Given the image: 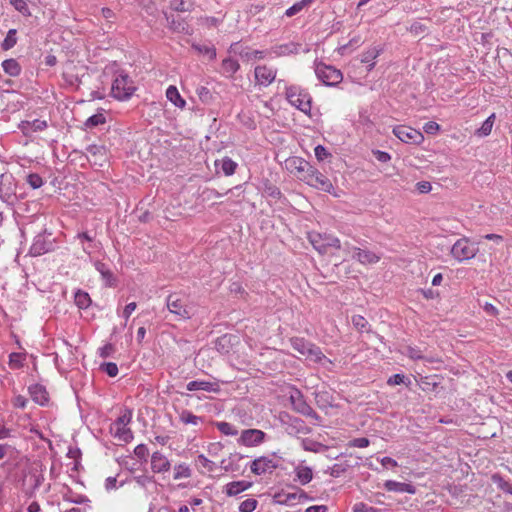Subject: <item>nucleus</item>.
Listing matches in <instances>:
<instances>
[{
    "label": "nucleus",
    "mask_w": 512,
    "mask_h": 512,
    "mask_svg": "<svg viewBox=\"0 0 512 512\" xmlns=\"http://www.w3.org/2000/svg\"><path fill=\"white\" fill-rule=\"evenodd\" d=\"M285 96L292 106L307 115L310 114L312 97L305 89L298 85L285 86Z\"/></svg>",
    "instance_id": "nucleus-1"
},
{
    "label": "nucleus",
    "mask_w": 512,
    "mask_h": 512,
    "mask_svg": "<svg viewBox=\"0 0 512 512\" xmlns=\"http://www.w3.org/2000/svg\"><path fill=\"white\" fill-rule=\"evenodd\" d=\"M135 89L134 82L129 75L124 71H120L113 80L111 94L115 99L124 101L133 95Z\"/></svg>",
    "instance_id": "nucleus-2"
},
{
    "label": "nucleus",
    "mask_w": 512,
    "mask_h": 512,
    "mask_svg": "<svg viewBox=\"0 0 512 512\" xmlns=\"http://www.w3.org/2000/svg\"><path fill=\"white\" fill-rule=\"evenodd\" d=\"M307 238L311 245L313 246V248L320 254L328 253L330 248H341L340 240L331 234L311 231L308 232Z\"/></svg>",
    "instance_id": "nucleus-3"
},
{
    "label": "nucleus",
    "mask_w": 512,
    "mask_h": 512,
    "mask_svg": "<svg viewBox=\"0 0 512 512\" xmlns=\"http://www.w3.org/2000/svg\"><path fill=\"white\" fill-rule=\"evenodd\" d=\"M131 419L132 412L129 409H125L123 413L111 424L110 431L116 439L125 443H128L133 439V433L128 427Z\"/></svg>",
    "instance_id": "nucleus-4"
},
{
    "label": "nucleus",
    "mask_w": 512,
    "mask_h": 512,
    "mask_svg": "<svg viewBox=\"0 0 512 512\" xmlns=\"http://www.w3.org/2000/svg\"><path fill=\"white\" fill-rule=\"evenodd\" d=\"M166 306L168 310L179 319H190L192 316L191 307L188 305L187 298L181 294L173 293L167 297Z\"/></svg>",
    "instance_id": "nucleus-5"
},
{
    "label": "nucleus",
    "mask_w": 512,
    "mask_h": 512,
    "mask_svg": "<svg viewBox=\"0 0 512 512\" xmlns=\"http://www.w3.org/2000/svg\"><path fill=\"white\" fill-rule=\"evenodd\" d=\"M450 252L455 260L463 262L474 258L478 248L467 237H462L452 245Z\"/></svg>",
    "instance_id": "nucleus-6"
},
{
    "label": "nucleus",
    "mask_w": 512,
    "mask_h": 512,
    "mask_svg": "<svg viewBox=\"0 0 512 512\" xmlns=\"http://www.w3.org/2000/svg\"><path fill=\"white\" fill-rule=\"evenodd\" d=\"M301 181H304L309 186L324 192L332 193L334 190L333 184L329 178L312 165L307 174L301 177Z\"/></svg>",
    "instance_id": "nucleus-7"
},
{
    "label": "nucleus",
    "mask_w": 512,
    "mask_h": 512,
    "mask_svg": "<svg viewBox=\"0 0 512 512\" xmlns=\"http://www.w3.org/2000/svg\"><path fill=\"white\" fill-rule=\"evenodd\" d=\"M315 74L317 78L326 86H335L339 84L343 79V75L340 70L323 63L316 64Z\"/></svg>",
    "instance_id": "nucleus-8"
},
{
    "label": "nucleus",
    "mask_w": 512,
    "mask_h": 512,
    "mask_svg": "<svg viewBox=\"0 0 512 512\" xmlns=\"http://www.w3.org/2000/svg\"><path fill=\"white\" fill-rule=\"evenodd\" d=\"M279 466V460L275 457L261 456L253 460L250 464L251 472L255 475L271 473Z\"/></svg>",
    "instance_id": "nucleus-9"
},
{
    "label": "nucleus",
    "mask_w": 512,
    "mask_h": 512,
    "mask_svg": "<svg viewBox=\"0 0 512 512\" xmlns=\"http://www.w3.org/2000/svg\"><path fill=\"white\" fill-rule=\"evenodd\" d=\"M393 133L398 139L405 143L418 144L423 140L422 133L410 126H396L393 129Z\"/></svg>",
    "instance_id": "nucleus-10"
},
{
    "label": "nucleus",
    "mask_w": 512,
    "mask_h": 512,
    "mask_svg": "<svg viewBox=\"0 0 512 512\" xmlns=\"http://www.w3.org/2000/svg\"><path fill=\"white\" fill-rule=\"evenodd\" d=\"M345 249L352 252V258L363 265L376 264L381 259V255L370 250L349 245H346Z\"/></svg>",
    "instance_id": "nucleus-11"
},
{
    "label": "nucleus",
    "mask_w": 512,
    "mask_h": 512,
    "mask_svg": "<svg viewBox=\"0 0 512 512\" xmlns=\"http://www.w3.org/2000/svg\"><path fill=\"white\" fill-rule=\"evenodd\" d=\"M266 433L259 429H245L238 439L240 445L255 447L264 442Z\"/></svg>",
    "instance_id": "nucleus-12"
},
{
    "label": "nucleus",
    "mask_w": 512,
    "mask_h": 512,
    "mask_svg": "<svg viewBox=\"0 0 512 512\" xmlns=\"http://www.w3.org/2000/svg\"><path fill=\"white\" fill-rule=\"evenodd\" d=\"M286 169L294 173L298 179L301 180L303 175H306L311 165L301 157H289L285 160Z\"/></svg>",
    "instance_id": "nucleus-13"
},
{
    "label": "nucleus",
    "mask_w": 512,
    "mask_h": 512,
    "mask_svg": "<svg viewBox=\"0 0 512 512\" xmlns=\"http://www.w3.org/2000/svg\"><path fill=\"white\" fill-rule=\"evenodd\" d=\"M254 74L259 85L268 86L275 80L277 70L266 65H259L255 67Z\"/></svg>",
    "instance_id": "nucleus-14"
},
{
    "label": "nucleus",
    "mask_w": 512,
    "mask_h": 512,
    "mask_svg": "<svg viewBox=\"0 0 512 512\" xmlns=\"http://www.w3.org/2000/svg\"><path fill=\"white\" fill-rule=\"evenodd\" d=\"M229 52L235 53L241 56L244 60L263 59L266 56V51L262 50H250L248 48H242L238 43L231 44Z\"/></svg>",
    "instance_id": "nucleus-15"
},
{
    "label": "nucleus",
    "mask_w": 512,
    "mask_h": 512,
    "mask_svg": "<svg viewBox=\"0 0 512 512\" xmlns=\"http://www.w3.org/2000/svg\"><path fill=\"white\" fill-rule=\"evenodd\" d=\"M294 409L306 416L317 417L316 412L305 402L300 391H296L290 396Z\"/></svg>",
    "instance_id": "nucleus-16"
},
{
    "label": "nucleus",
    "mask_w": 512,
    "mask_h": 512,
    "mask_svg": "<svg viewBox=\"0 0 512 512\" xmlns=\"http://www.w3.org/2000/svg\"><path fill=\"white\" fill-rule=\"evenodd\" d=\"M171 468L170 461L160 452H154L151 456V469L154 473H165Z\"/></svg>",
    "instance_id": "nucleus-17"
},
{
    "label": "nucleus",
    "mask_w": 512,
    "mask_h": 512,
    "mask_svg": "<svg viewBox=\"0 0 512 512\" xmlns=\"http://www.w3.org/2000/svg\"><path fill=\"white\" fill-rule=\"evenodd\" d=\"M381 46H372L361 54V62L367 65V71L375 67V59L382 53Z\"/></svg>",
    "instance_id": "nucleus-18"
},
{
    "label": "nucleus",
    "mask_w": 512,
    "mask_h": 512,
    "mask_svg": "<svg viewBox=\"0 0 512 512\" xmlns=\"http://www.w3.org/2000/svg\"><path fill=\"white\" fill-rule=\"evenodd\" d=\"M384 488L387 491L397 492V493H408L415 494L416 488L409 483L397 482L394 480H387L384 483Z\"/></svg>",
    "instance_id": "nucleus-19"
},
{
    "label": "nucleus",
    "mask_w": 512,
    "mask_h": 512,
    "mask_svg": "<svg viewBox=\"0 0 512 512\" xmlns=\"http://www.w3.org/2000/svg\"><path fill=\"white\" fill-rule=\"evenodd\" d=\"M252 486V483L249 481H232L225 485L224 492L227 496L232 497L240 494L243 491L248 490Z\"/></svg>",
    "instance_id": "nucleus-20"
},
{
    "label": "nucleus",
    "mask_w": 512,
    "mask_h": 512,
    "mask_svg": "<svg viewBox=\"0 0 512 512\" xmlns=\"http://www.w3.org/2000/svg\"><path fill=\"white\" fill-rule=\"evenodd\" d=\"M12 177L2 174L0 176V198L4 202H10L14 196V190L11 188Z\"/></svg>",
    "instance_id": "nucleus-21"
},
{
    "label": "nucleus",
    "mask_w": 512,
    "mask_h": 512,
    "mask_svg": "<svg viewBox=\"0 0 512 512\" xmlns=\"http://www.w3.org/2000/svg\"><path fill=\"white\" fill-rule=\"evenodd\" d=\"M186 388L188 391H206V392H217L219 387L216 383H212L205 380H194L187 383Z\"/></svg>",
    "instance_id": "nucleus-22"
},
{
    "label": "nucleus",
    "mask_w": 512,
    "mask_h": 512,
    "mask_svg": "<svg viewBox=\"0 0 512 512\" xmlns=\"http://www.w3.org/2000/svg\"><path fill=\"white\" fill-rule=\"evenodd\" d=\"M29 394L33 401L39 405H45L48 402V393L44 386L33 384L29 387Z\"/></svg>",
    "instance_id": "nucleus-23"
},
{
    "label": "nucleus",
    "mask_w": 512,
    "mask_h": 512,
    "mask_svg": "<svg viewBox=\"0 0 512 512\" xmlns=\"http://www.w3.org/2000/svg\"><path fill=\"white\" fill-rule=\"evenodd\" d=\"M86 150L88 155L93 158L94 164L102 166V162L107 158L106 148L103 145L92 144Z\"/></svg>",
    "instance_id": "nucleus-24"
},
{
    "label": "nucleus",
    "mask_w": 512,
    "mask_h": 512,
    "mask_svg": "<svg viewBox=\"0 0 512 512\" xmlns=\"http://www.w3.org/2000/svg\"><path fill=\"white\" fill-rule=\"evenodd\" d=\"M305 356L307 359L322 365H325L326 362L331 363V361L322 353L321 349L313 343H311Z\"/></svg>",
    "instance_id": "nucleus-25"
},
{
    "label": "nucleus",
    "mask_w": 512,
    "mask_h": 512,
    "mask_svg": "<svg viewBox=\"0 0 512 512\" xmlns=\"http://www.w3.org/2000/svg\"><path fill=\"white\" fill-rule=\"evenodd\" d=\"M94 267L100 273V275L102 276V279L105 281L107 286L114 285V283H115L114 274L112 273V271L110 270L108 265H106L105 263H103L101 261H96L94 263Z\"/></svg>",
    "instance_id": "nucleus-26"
},
{
    "label": "nucleus",
    "mask_w": 512,
    "mask_h": 512,
    "mask_svg": "<svg viewBox=\"0 0 512 512\" xmlns=\"http://www.w3.org/2000/svg\"><path fill=\"white\" fill-rule=\"evenodd\" d=\"M179 421L184 425L199 426L203 423V418L183 409L179 412Z\"/></svg>",
    "instance_id": "nucleus-27"
},
{
    "label": "nucleus",
    "mask_w": 512,
    "mask_h": 512,
    "mask_svg": "<svg viewBox=\"0 0 512 512\" xmlns=\"http://www.w3.org/2000/svg\"><path fill=\"white\" fill-rule=\"evenodd\" d=\"M237 166L238 164L227 156L215 161V167H220L225 176L233 175Z\"/></svg>",
    "instance_id": "nucleus-28"
},
{
    "label": "nucleus",
    "mask_w": 512,
    "mask_h": 512,
    "mask_svg": "<svg viewBox=\"0 0 512 512\" xmlns=\"http://www.w3.org/2000/svg\"><path fill=\"white\" fill-rule=\"evenodd\" d=\"M50 249V243H47L43 236L38 235L35 237L33 244L31 245L30 251L33 255H42L48 252Z\"/></svg>",
    "instance_id": "nucleus-29"
},
{
    "label": "nucleus",
    "mask_w": 512,
    "mask_h": 512,
    "mask_svg": "<svg viewBox=\"0 0 512 512\" xmlns=\"http://www.w3.org/2000/svg\"><path fill=\"white\" fill-rule=\"evenodd\" d=\"M240 68L237 60L232 58H225L222 61L221 73L226 77H232Z\"/></svg>",
    "instance_id": "nucleus-30"
},
{
    "label": "nucleus",
    "mask_w": 512,
    "mask_h": 512,
    "mask_svg": "<svg viewBox=\"0 0 512 512\" xmlns=\"http://www.w3.org/2000/svg\"><path fill=\"white\" fill-rule=\"evenodd\" d=\"M21 129L24 133L29 131L38 132L43 131L47 128V122L45 120L35 119L33 121H25L21 124Z\"/></svg>",
    "instance_id": "nucleus-31"
},
{
    "label": "nucleus",
    "mask_w": 512,
    "mask_h": 512,
    "mask_svg": "<svg viewBox=\"0 0 512 512\" xmlns=\"http://www.w3.org/2000/svg\"><path fill=\"white\" fill-rule=\"evenodd\" d=\"M167 99L176 107L183 108L186 104L185 100L181 97L178 89L175 86H169L166 90Z\"/></svg>",
    "instance_id": "nucleus-32"
},
{
    "label": "nucleus",
    "mask_w": 512,
    "mask_h": 512,
    "mask_svg": "<svg viewBox=\"0 0 512 512\" xmlns=\"http://www.w3.org/2000/svg\"><path fill=\"white\" fill-rule=\"evenodd\" d=\"M495 119H496V115L495 113H492L483 123L482 125L480 126V128H478L475 132V134L478 136V137H486L488 136L491 131H492V128H493V125H494V122H495Z\"/></svg>",
    "instance_id": "nucleus-33"
},
{
    "label": "nucleus",
    "mask_w": 512,
    "mask_h": 512,
    "mask_svg": "<svg viewBox=\"0 0 512 512\" xmlns=\"http://www.w3.org/2000/svg\"><path fill=\"white\" fill-rule=\"evenodd\" d=\"M296 477L302 485L308 484L313 478V472L310 467L299 466L295 469Z\"/></svg>",
    "instance_id": "nucleus-34"
},
{
    "label": "nucleus",
    "mask_w": 512,
    "mask_h": 512,
    "mask_svg": "<svg viewBox=\"0 0 512 512\" xmlns=\"http://www.w3.org/2000/svg\"><path fill=\"white\" fill-rule=\"evenodd\" d=\"M4 72L10 76H18L21 72V67L15 59H7L2 62Z\"/></svg>",
    "instance_id": "nucleus-35"
},
{
    "label": "nucleus",
    "mask_w": 512,
    "mask_h": 512,
    "mask_svg": "<svg viewBox=\"0 0 512 512\" xmlns=\"http://www.w3.org/2000/svg\"><path fill=\"white\" fill-rule=\"evenodd\" d=\"M192 48L199 54L208 56L210 60H214L216 58L217 53L213 45L192 43Z\"/></svg>",
    "instance_id": "nucleus-36"
},
{
    "label": "nucleus",
    "mask_w": 512,
    "mask_h": 512,
    "mask_svg": "<svg viewBox=\"0 0 512 512\" xmlns=\"http://www.w3.org/2000/svg\"><path fill=\"white\" fill-rule=\"evenodd\" d=\"M170 7L177 12L191 11L194 7L193 0H171Z\"/></svg>",
    "instance_id": "nucleus-37"
},
{
    "label": "nucleus",
    "mask_w": 512,
    "mask_h": 512,
    "mask_svg": "<svg viewBox=\"0 0 512 512\" xmlns=\"http://www.w3.org/2000/svg\"><path fill=\"white\" fill-rule=\"evenodd\" d=\"M166 20L169 24V28L176 32L189 33V26L181 19H175L165 14Z\"/></svg>",
    "instance_id": "nucleus-38"
},
{
    "label": "nucleus",
    "mask_w": 512,
    "mask_h": 512,
    "mask_svg": "<svg viewBox=\"0 0 512 512\" xmlns=\"http://www.w3.org/2000/svg\"><path fill=\"white\" fill-rule=\"evenodd\" d=\"M192 475V470L186 463H180L174 467V476L175 480L179 479H187Z\"/></svg>",
    "instance_id": "nucleus-39"
},
{
    "label": "nucleus",
    "mask_w": 512,
    "mask_h": 512,
    "mask_svg": "<svg viewBox=\"0 0 512 512\" xmlns=\"http://www.w3.org/2000/svg\"><path fill=\"white\" fill-rule=\"evenodd\" d=\"M17 43V30L16 29H10L7 32L6 37L4 38L1 47L4 51H8L12 49Z\"/></svg>",
    "instance_id": "nucleus-40"
},
{
    "label": "nucleus",
    "mask_w": 512,
    "mask_h": 512,
    "mask_svg": "<svg viewBox=\"0 0 512 512\" xmlns=\"http://www.w3.org/2000/svg\"><path fill=\"white\" fill-rule=\"evenodd\" d=\"M290 342H291V346L293 347V349L296 350L297 352H299L303 356H305V354L307 353V350L309 349V347L311 345V342H308L303 338H297V337L292 338L290 340Z\"/></svg>",
    "instance_id": "nucleus-41"
},
{
    "label": "nucleus",
    "mask_w": 512,
    "mask_h": 512,
    "mask_svg": "<svg viewBox=\"0 0 512 512\" xmlns=\"http://www.w3.org/2000/svg\"><path fill=\"white\" fill-rule=\"evenodd\" d=\"M215 426L222 434L226 436H236L238 434V429L231 423L220 421L216 422Z\"/></svg>",
    "instance_id": "nucleus-42"
},
{
    "label": "nucleus",
    "mask_w": 512,
    "mask_h": 512,
    "mask_svg": "<svg viewBox=\"0 0 512 512\" xmlns=\"http://www.w3.org/2000/svg\"><path fill=\"white\" fill-rule=\"evenodd\" d=\"M75 303L80 309H85L89 307L91 303L89 294L84 291H77L75 293Z\"/></svg>",
    "instance_id": "nucleus-43"
},
{
    "label": "nucleus",
    "mask_w": 512,
    "mask_h": 512,
    "mask_svg": "<svg viewBox=\"0 0 512 512\" xmlns=\"http://www.w3.org/2000/svg\"><path fill=\"white\" fill-rule=\"evenodd\" d=\"M9 3L14 7L15 10H17L23 16H31V12L26 0H9Z\"/></svg>",
    "instance_id": "nucleus-44"
},
{
    "label": "nucleus",
    "mask_w": 512,
    "mask_h": 512,
    "mask_svg": "<svg viewBox=\"0 0 512 512\" xmlns=\"http://www.w3.org/2000/svg\"><path fill=\"white\" fill-rule=\"evenodd\" d=\"M352 324L359 332L369 331V323L361 315H354L352 317Z\"/></svg>",
    "instance_id": "nucleus-45"
},
{
    "label": "nucleus",
    "mask_w": 512,
    "mask_h": 512,
    "mask_svg": "<svg viewBox=\"0 0 512 512\" xmlns=\"http://www.w3.org/2000/svg\"><path fill=\"white\" fill-rule=\"evenodd\" d=\"M196 463L202 468L206 469L208 472H213L216 470V464L209 460L205 455L199 454L196 458Z\"/></svg>",
    "instance_id": "nucleus-46"
},
{
    "label": "nucleus",
    "mask_w": 512,
    "mask_h": 512,
    "mask_svg": "<svg viewBox=\"0 0 512 512\" xmlns=\"http://www.w3.org/2000/svg\"><path fill=\"white\" fill-rule=\"evenodd\" d=\"M105 122H106V118H105L104 114L97 113V114H94V115L90 116L85 121V126L87 128H93V127H96L98 125L104 124Z\"/></svg>",
    "instance_id": "nucleus-47"
},
{
    "label": "nucleus",
    "mask_w": 512,
    "mask_h": 512,
    "mask_svg": "<svg viewBox=\"0 0 512 512\" xmlns=\"http://www.w3.org/2000/svg\"><path fill=\"white\" fill-rule=\"evenodd\" d=\"M25 356L22 353H11L9 355V365L13 369H19L23 366Z\"/></svg>",
    "instance_id": "nucleus-48"
},
{
    "label": "nucleus",
    "mask_w": 512,
    "mask_h": 512,
    "mask_svg": "<svg viewBox=\"0 0 512 512\" xmlns=\"http://www.w3.org/2000/svg\"><path fill=\"white\" fill-rule=\"evenodd\" d=\"M258 505V501L254 498H248L242 501L239 505L240 512H253Z\"/></svg>",
    "instance_id": "nucleus-49"
},
{
    "label": "nucleus",
    "mask_w": 512,
    "mask_h": 512,
    "mask_svg": "<svg viewBox=\"0 0 512 512\" xmlns=\"http://www.w3.org/2000/svg\"><path fill=\"white\" fill-rule=\"evenodd\" d=\"M295 52H296V48H295V46L293 44L281 45V46L276 47L273 50V53L276 56L289 55V54H292V53H295Z\"/></svg>",
    "instance_id": "nucleus-50"
},
{
    "label": "nucleus",
    "mask_w": 512,
    "mask_h": 512,
    "mask_svg": "<svg viewBox=\"0 0 512 512\" xmlns=\"http://www.w3.org/2000/svg\"><path fill=\"white\" fill-rule=\"evenodd\" d=\"M196 94L198 95L199 99L204 103H208L212 99L211 91L205 86L198 87L196 89Z\"/></svg>",
    "instance_id": "nucleus-51"
},
{
    "label": "nucleus",
    "mask_w": 512,
    "mask_h": 512,
    "mask_svg": "<svg viewBox=\"0 0 512 512\" xmlns=\"http://www.w3.org/2000/svg\"><path fill=\"white\" fill-rule=\"evenodd\" d=\"M353 512H382L381 509L369 506L364 502H358L353 505Z\"/></svg>",
    "instance_id": "nucleus-52"
},
{
    "label": "nucleus",
    "mask_w": 512,
    "mask_h": 512,
    "mask_svg": "<svg viewBox=\"0 0 512 512\" xmlns=\"http://www.w3.org/2000/svg\"><path fill=\"white\" fill-rule=\"evenodd\" d=\"M101 370L104 371L108 376L115 377L118 374V367L116 363L107 362L100 366Z\"/></svg>",
    "instance_id": "nucleus-53"
},
{
    "label": "nucleus",
    "mask_w": 512,
    "mask_h": 512,
    "mask_svg": "<svg viewBox=\"0 0 512 512\" xmlns=\"http://www.w3.org/2000/svg\"><path fill=\"white\" fill-rule=\"evenodd\" d=\"M27 182L33 189H38L43 185V180L40 175L31 173L27 176Z\"/></svg>",
    "instance_id": "nucleus-54"
},
{
    "label": "nucleus",
    "mask_w": 512,
    "mask_h": 512,
    "mask_svg": "<svg viewBox=\"0 0 512 512\" xmlns=\"http://www.w3.org/2000/svg\"><path fill=\"white\" fill-rule=\"evenodd\" d=\"M494 482L498 484V487L506 492L512 495V485L509 484L507 481L503 480L501 477L493 476Z\"/></svg>",
    "instance_id": "nucleus-55"
},
{
    "label": "nucleus",
    "mask_w": 512,
    "mask_h": 512,
    "mask_svg": "<svg viewBox=\"0 0 512 512\" xmlns=\"http://www.w3.org/2000/svg\"><path fill=\"white\" fill-rule=\"evenodd\" d=\"M314 153L318 161H324L330 156V153L322 145H317L314 149Z\"/></svg>",
    "instance_id": "nucleus-56"
},
{
    "label": "nucleus",
    "mask_w": 512,
    "mask_h": 512,
    "mask_svg": "<svg viewBox=\"0 0 512 512\" xmlns=\"http://www.w3.org/2000/svg\"><path fill=\"white\" fill-rule=\"evenodd\" d=\"M114 352V347L112 344H106L103 347L98 349V354L102 358L110 357Z\"/></svg>",
    "instance_id": "nucleus-57"
},
{
    "label": "nucleus",
    "mask_w": 512,
    "mask_h": 512,
    "mask_svg": "<svg viewBox=\"0 0 512 512\" xmlns=\"http://www.w3.org/2000/svg\"><path fill=\"white\" fill-rule=\"evenodd\" d=\"M303 9H304V7L302 6V4L299 1V2H296L295 4H293L291 7H289L286 10L285 15L287 17H292V16L298 14L299 12H301Z\"/></svg>",
    "instance_id": "nucleus-58"
},
{
    "label": "nucleus",
    "mask_w": 512,
    "mask_h": 512,
    "mask_svg": "<svg viewBox=\"0 0 512 512\" xmlns=\"http://www.w3.org/2000/svg\"><path fill=\"white\" fill-rule=\"evenodd\" d=\"M369 439L365 437L355 438L352 441H350V446L357 447V448H365L369 446Z\"/></svg>",
    "instance_id": "nucleus-59"
},
{
    "label": "nucleus",
    "mask_w": 512,
    "mask_h": 512,
    "mask_svg": "<svg viewBox=\"0 0 512 512\" xmlns=\"http://www.w3.org/2000/svg\"><path fill=\"white\" fill-rule=\"evenodd\" d=\"M404 381L405 376L403 374H394L387 380V384L390 386H395L404 383Z\"/></svg>",
    "instance_id": "nucleus-60"
},
{
    "label": "nucleus",
    "mask_w": 512,
    "mask_h": 512,
    "mask_svg": "<svg viewBox=\"0 0 512 512\" xmlns=\"http://www.w3.org/2000/svg\"><path fill=\"white\" fill-rule=\"evenodd\" d=\"M134 454L140 458L144 459L148 455V448L144 444H139L134 449Z\"/></svg>",
    "instance_id": "nucleus-61"
},
{
    "label": "nucleus",
    "mask_w": 512,
    "mask_h": 512,
    "mask_svg": "<svg viewBox=\"0 0 512 512\" xmlns=\"http://www.w3.org/2000/svg\"><path fill=\"white\" fill-rule=\"evenodd\" d=\"M345 467L341 464H334L332 467L329 468V474L332 477H339L342 473L345 472Z\"/></svg>",
    "instance_id": "nucleus-62"
},
{
    "label": "nucleus",
    "mask_w": 512,
    "mask_h": 512,
    "mask_svg": "<svg viewBox=\"0 0 512 512\" xmlns=\"http://www.w3.org/2000/svg\"><path fill=\"white\" fill-rule=\"evenodd\" d=\"M199 23L201 25H205L207 27H213V26H217L219 21L215 17H201L199 19Z\"/></svg>",
    "instance_id": "nucleus-63"
},
{
    "label": "nucleus",
    "mask_w": 512,
    "mask_h": 512,
    "mask_svg": "<svg viewBox=\"0 0 512 512\" xmlns=\"http://www.w3.org/2000/svg\"><path fill=\"white\" fill-rule=\"evenodd\" d=\"M134 480L140 487H146L148 484L152 483V478L146 475L136 476Z\"/></svg>",
    "instance_id": "nucleus-64"
}]
</instances>
